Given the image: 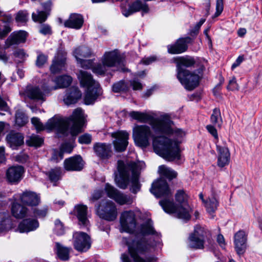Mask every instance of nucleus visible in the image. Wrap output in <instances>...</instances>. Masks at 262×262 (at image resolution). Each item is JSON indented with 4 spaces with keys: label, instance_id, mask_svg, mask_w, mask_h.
<instances>
[{
    "label": "nucleus",
    "instance_id": "obj_1",
    "mask_svg": "<svg viewBox=\"0 0 262 262\" xmlns=\"http://www.w3.org/2000/svg\"><path fill=\"white\" fill-rule=\"evenodd\" d=\"M129 116L139 122H149L156 133L173 138L155 137L153 139V147L155 152L168 161L180 159V144L186 133L181 129L172 128L173 122L168 116L165 115L161 118L155 119L147 113L136 111L131 112Z\"/></svg>",
    "mask_w": 262,
    "mask_h": 262
},
{
    "label": "nucleus",
    "instance_id": "obj_2",
    "mask_svg": "<svg viewBox=\"0 0 262 262\" xmlns=\"http://www.w3.org/2000/svg\"><path fill=\"white\" fill-rule=\"evenodd\" d=\"M139 233L142 235H151L152 241L146 240L145 237L140 239L123 237L122 242L128 247V251L134 262H155V257L147 256L151 249L160 243L161 234L157 232L151 220H147L142 224L139 229Z\"/></svg>",
    "mask_w": 262,
    "mask_h": 262
},
{
    "label": "nucleus",
    "instance_id": "obj_3",
    "mask_svg": "<svg viewBox=\"0 0 262 262\" xmlns=\"http://www.w3.org/2000/svg\"><path fill=\"white\" fill-rule=\"evenodd\" d=\"M150 191L157 198H165L159 202L165 212L169 214L176 213L178 218L183 220H188L190 219L191 208L187 203V195L183 190H179L176 194V200L179 203V206H177L170 199L171 193L165 180L161 178L154 182Z\"/></svg>",
    "mask_w": 262,
    "mask_h": 262
},
{
    "label": "nucleus",
    "instance_id": "obj_4",
    "mask_svg": "<svg viewBox=\"0 0 262 262\" xmlns=\"http://www.w3.org/2000/svg\"><path fill=\"white\" fill-rule=\"evenodd\" d=\"M31 123L38 132L45 129L49 130L55 129L61 135L60 136L66 137L71 134L72 136L75 137L82 132V127L84 123V113L81 108H77L69 118L54 116L47 121L45 126L37 117H33Z\"/></svg>",
    "mask_w": 262,
    "mask_h": 262
},
{
    "label": "nucleus",
    "instance_id": "obj_5",
    "mask_svg": "<svg viewBox=\"0 0 262 262\" xmlns=\"http://www.w3.org/2000/svg\"><path fill=\"white\" fill-rule=\"evenodd\" d=\"M117 164L119 174V176H116L115 178L117 186L121 189H126L129 183L130 173L132 172L129 190L133 193L136 194L140 190L141 187L139 182V175L143 163L133 162L125 163L123 161L119 160Z\"/></svg>",
    "mask_w": 262,
    "mask_h": 262
},
{
    "label": "nucleus",
    "instance_id": "obj_6",
    "mask_svg": "<svg viewBox=\"0 0 262 262\" xmlns=\"http://www.w3.org/2000/svg\"><path fill=\"white\" fill-rule=\"evenodd\" d=\"M101 62L97 63L93 68V72L103 76L110 68H116L117 71H124V59L117 50L106 52L101 59Z\"/></svg>",
    "mask_w": 262,
    "mask_h": 262
},
{
    "label": "nucleus",
    "instance_id": "obj_7",
    "mask_svg": "<svg viewBox=\"0 0 262 262\" xmlns=\"http://www.w3.org/2000/svg\"><path fill=\"white\" fill-rule=\"evenodd\" d=\"M78 78L80 85L87 89L84 99L85 103L88 105L93 103L97 97L102 94L99 83L95 81L93 78L92 74L87 71L80 70Z\"/></svg>",
    "mask_w": 262,
    "mask_h": 262
},
{
    "label": "nucleus",
    "instance_id": "obj_8",
    "mask_svg": "<svg viewBox=\"0 0 262 262\" xmlns=\"http://www.w3.org/2000/svg\"><path fill=\"white\" fill-rule=\"evenodd\" d=\"M210 234L203 228L197 226L191 233L188 239V246L193 249H203L204 248V243L207 239L209 243H211Z\"/></svg>",
    "mask_w": 262,
    "mask_h": 262
},
{
    "label": "nucleus",
    "instance_id": "obj_9",
    "mask_svg": "<svg viewBox=\"0 0 262 262\" xmlns=\"http://www.w3.org/2000/svg\"><path fill=\"white\" fill-rule=\"evenodd\" d=\"M133 136L135 143L141 147H146L149 145V139L154 137L150 128L147 125H137L133 129ZM162 137H164L162 136Z\"/></svg>",
    "mask_w": 262,
    "mask_h": 262
},
{
    "label": "nucleus",
    "instance_id": "obj_10",
    "mask_svg": "<svg viewBox=\"0 0 262 262\" xmlns=\"http://www.w3.org/2000/svg\"><path fill=\"white\" fill-rule=\"evenodd\" d=\"M96 213L100 218L107 221H113L117 216L116 205L109 200H102L96 208Z\"/></svg>",
    "mask_w": 262,
    "mask_h": 262
},
{
    "label": "nucleus",
    "instance_id": "obj_11",
    "mask_svg": "<svg viewBox=\"0 0 262 262\" xmlns=\"http://www.w3.org/2000/svg\"><path fill=\"white\" fill-rule=\"evenodd\" d=\"M120 222L121 232H134L137 226L135 212L132 210L124 211L121 215Z\"/></svg>",
    "mask_w": 262,
    "mask_h": 262
},
{
    "label": "nucleus",
    "instance_id": "obj_12",
    "mask_svg": "<svg viewBox=\"0 0 262 262\" xmlns=\"http://www.w3.org/2000/svg\"><path fill=\"white\" fill-rule=\"evenodd\" d=\"M177 78L184 88L192 91L199 84L200 77L194 72H184L177 73Z\"/></svg>",
    "mask_w": 262,
    "mask_h": 262
},
{
    "label": "nucleus",
    "instance_id": "obj_13",
    "mask_svg": "<svg viewBox=\"0 0 262 262\" xmlns=\"http://www.w3.org/2000/svg\"><path fill=\"white\" fill-rule=\"evenodd\" d=\"M105 190L108 197L114 199L120 205H130L133 203L134 198L133 196L120 192L109 184L105 185Z\"/></svg>",
    "mask_w": 262,
    "mask_h": 262
},
{
    "label": "nucleus",
    "instance_id": "obj_14",
    "mask_svg": "<svg viewBox=\"0 0 262 262\" xmlns=\"http://www.w3.org/2000/svg\"><path fill=\"white\" fill-rule=\"evenodd\" d=\"M73 245L74 248L80 252H85L91 247V242L90 236L83 232H77L73 234Z\"/></svg>",
    "mask_w": 262,
    "mask_h": 262
},
{
    "label": "nucleus",
    "instance_id": "obj_15",
    "mask_svg": "<svg viewBox=\"0 0 262 262\" xmlns=\"http://www.w3.org/2000/svg\"><path fill=\"white\" fill-rule=\"evenodd\" d=\"M50 86H43V91L37 86L28 85L26 87L23 95L25 98H28L34 101H45L46 100L45 93L50 92L47 89Z\"/></svg>",
    "mask_w": 262,
    "mask_h": 262
},
{
    "label": "nucleus",
    "instance_id": "obj_16",
    "mask_svg": "<svg viewBox=\"0 0 262 262\" xmlns=\"http://www.w3.org/2000/svg\"><path fill=\"white\" fill-rule=\"evenodd\" d=\"M112 137L115 139L113 144L115 150L118 152L125 150L128 145L129 134L124 130H119L112 133Z\"/></svg>",
    "mask_w": 262,
    "mask_h": 262
},
{
    "label": "nucleus",
    "instance_id": "obj_17",
    "mask_svg": "<svg viewBox=\"0 0 262 262\" xmlns=\"http://www.w3.org/2000/svg\"><path fill=\"white\" fill-rule=\"evenodd\" d=\"M190 37H182L178 39L176 41L167 46V52L171 54H179L185 52L188 49V43L191 41Z\"/></svg>",
    "mask_w": 262,
    "mask_h": 262
},
{
    "label": "nucleus",
    "instance_id": "obj_18",
    "mask_svg": "<svg viewBox=\"0 0 262 262\" xmlns=\"http://www.w3.org/2000/svg\"><path fill=\"white\" fill-rule=\"evenodd\" d=\"M67 53L62 49H59L50 66L52 73L56 74L64 69L66 61Z\"/></svg>",
    "mask_w": 262,
    "mask_h": 262
},
{
    "label": "nucleus",
    "instance_id": "obj_19",
    "mask_svg": "<svg viewBox=\"0 0 262 262\" xmlns=\"http://www.w3.org/2000/svg\"><path fill=\"white\" fill-rule=\"evenodd\" d=\"M142 11V15L144 13H147L149 11L148 5L140 0H136L129 4L128 8H122V13L125 17L133 14L134 13Z\"/></svg>",
    "mask_w": 262,
    "mask_h": 262
},
{
    "label": "nucleus",
    "instance_id": "obj_20",
    "mask_svg": "<svg viewBox=\"0 0 262 262\" xmlns=\"http://www.w3.org/2000/svg\"><path fill=\"white\" fill-rule=\"evenodd\" d=\"M7 145L12 149H17L24 143V136L20 133L10 131L6 137Z\"/></svg>",
    "mask_w": 262,
    "mask_h": 262
},
{
    "label": "nucleus",
    "instance_id": "obj_21",
    "mask_svg": "<svg viewBox=\"0 0 262 262\" xmlns=\"http://www.w3.org/2000/svg\"><path fill=\"white\" fill-rule=\"evenodd\" d=\"M93 149L96 155L102 160L109 159L113 155L112 146L109 143H96Z\"/></svg>",
    "mask_w": 262,
    "mask_h": 262
},
{
    "label": "nucleus",
    "instance_id": "obj_22",
    "mask_svg": "<svg viewBox=\"0 0 262 262\" xmlns=\"http://www.w3.org/2000/svg\"><path fill=\"white\" fill-rule=\"evenodd\" d=\"M24 172V168L22 166H12L7 171V179L11 183H18L21 180Z\"/></svg>",
    "mask_w": 262,
    "mask_h": 262
},
{
    "label": "nucleus",
    "instance_id": "obj_23",
    "mask_svg": "<svg viewBox=\"0 0 262 262\" xmlns=\"http://www.w3.org/2000/svg\"><path fill=\"white\" fill-rule=\"evenodd\" d=\"M247 235L245 231L239 230L234 235L235 250L238 255L243 254L247 248Z\"/></svg>",
    "mask_w": 262,
    "mask_h": 262
},
{
    "label": "nucleus",
    "instance_id": "obj_24",
    "mask_svg": "<svg viewBox=\"0 0 262 262\" xmlns=\"http://www.w3.org/2000/svg\"><path fill=\"white\" fill-rule=\"evenodd\" d=\"M84 166V162L80 156L66 159L64 161V167L68 171H80Z\"/></svg>",
    "mask_w": 262,
    "mask_h": 262
},
{
    "label": "nucleus",
    "instance_id": "obj_25",
    "mask_svg": "<svg viewBox=\"0 0 262 262\" xmlns=\"http://www.w3.org/2000/svg\"><path fill=\"white\" fill-rule=\"evenodd\" d=\"M217 151V165L220 167H224L229 164L230 153L228 147L216 145Z\"/></svg>",
    "mask_w": 262,
    "mask_h": 262
},
{
    "label": "nucleus",
    "instance_id": "obj_26",
    "mask_svg": "<svg viewBox=\"0 0 262 262\" xmlns=\"http://www.w3.org/2000/svg\"><path fill=\"white\" fill-rule=\"evenodd\" d=\"M27 33L25 31L14 32L10 34L5 41V48H8L12 45H18L25 42Z\"/></svg>",
    "mask_w": 262,
    "mask_h": 262
},
{
    "label": "nucleus",
    "instance_id": "obj_27",
    "mask_svg": "<svg viewBox=\"0 0 262 262\" xmlns=\"http://www.w3.org/2000/svg\"><path fill=\"white\" fill-rule=\"evenodd\" d=\"M75 214L78 220V224L82 227H87L89 225L88 219V207L83 204H79L75 207Z\"/></svg>",
    "mask_w": 262,
    "mask_h": 262
},
{
    "label": "nucleus",
    "instance_id": "obj_28",
    "mask_svg": "<svg viewBox=\"0 0 262 262\" xmlns=\"http://www.w3.org/2000/svg\"><path fill=\"white\" fill-rule=\"evenodd\" d=\"M21 202L25 205L30 206H37L40 201V196L35 192L26 191L20 195Z\"/></svg>",
    "mask_w": 262,
    "mask_h": 262
},
{
    "label": "nucleus",
    "instance_id": "obj_29",
    "mask_svg": "<svg viewBox=\"0 0 262 262\" xmlns=\"http://www.w3.org/2000/svg\"><path fill=\"white\" fill-rule=\"evenodd\" d=\"M177 73L190 72L185 68L193 66L195 63L194 58L190 56L181 57L176 59Z\"/></svg>",
    "mask_w": 262,
    "mask_h": 262
},
{
    "label": "nucleus",
    "instance_id": "obj_30",
    "mask_svg": "<svg viewBox=\"0 0 262 262\" xmlns=\"http://www.w3.org/2000/svg\"><path fill=\"white\" fill-rule=\"evenodd\" d=\"M81 97V93L78 88L72 87L67 90L63 101L66 104L70 105L76 103Z\"/></svg>",
    "mask_w": 262,
    "mask_h": 262
},
{
    "label": "nucleus",
    "instance_id": "obj_31",
    "mask_svg": "<svg viewBox=\"0 0 262 262\" xmlns=\"http://www.w3.org/2000/svg\"><path fill=\"white\" fill-rule=\"evenodd\" d=\"M83 24V18L82 16L78 14H72L69 18L64 22L66 27L79 29Z\"/></svg>",
    "mask_w": 262,
    "mask_h": 262
},
{
    "label": "nucleus",
    "instance_id": "obj_32",
    "mask_svg": "<svg viewBox=\"0 0 262 262\" xmlns=\"http://www.w3.org/2000/svg\"><path fill=\"white\" fill-rule=\"evenodd\" d=\"M38 226L39 223L37 220L35 219H25L19 224L18 229L21 233L29 232L35 230Z\"/></svg>",
    "mask_w": 262,
    "mask_h": 262
},
{
    "label": "nucleus",
    "instance_id": "obj_33",
    "mask_svg": "<svg viewBox=\"0 0 262 262\" xmlns=\"http://www.w3.org/2000/svg\"><path fill=\"white\" fill-rule=\"evenodd\" d=\"M72 81V78L70 76L63 75L57 77L54 80H52L56 84L55 86H50L47 90L52 91L59 88H63L68 87L70 85Z\"/></svg>",
    "mask_w": 262,
    "mask_h": 262
},
{
    "label": "nucleus",
    "instance_id": "obj_34",
    "mask_svg": "<svg viewBox=\"0 0 262 262\" xmlns=\"http://www.w3.org/2000/svg\"><path fill=\"white\" fill-rule=\"evenodd\" d=\"M11 211L12 215L17 219H23L25 217L28 213L27 207L18 204L13 203L12 205Z\"/></svg>",
    "mask_w": 262,
    "mask_h": 262
},
{
    "label": "nucleus",
    "instance_id": "obj_35",
    "mask_svg": "<svg viewBox=\"0 0 262 262\" xmlns=\"http://www.w3.org/2000/svg\"><path fill=\"white\" fill-rule=\"evenodd\" d=\"M55 246L56 253L59 258L64 261L68 260L72 248L64 247L59 243H56Z\"/></svg>",
    "mask_w": 262,
    "mask_h": 262
},
{
    "label": "nucleus",
    "instance_id": "obj_36",
    "mask_svg": "<svg viewBox=\"0 0 262 262\" xmlns=\"http://www.w3.org/2000/svg\"><path fill=\"white\" fill-rule=\"evenodd\" d=\"M92 53L91 49L85 46H81L76 48L73 52V55L76 60L82 59L81 58H88L92 56Z\"/></svg>",
    "mask_w": 262,
    "mask_h": 262
},
{
    "label": "nucleus",
    "instance_id": "obj_37",
    "mask_svg": "<svg viewBox=\"0 0 262 262\" xmlns=\"http://www.w3.org/2000/svg\"><path fill=\"white\" fill-rule=\"evenodd\" d=\"M159 171L161 175L164 176L169 180L176 178L178 174L176 171L165 165L160 166L159 167Z\"/></svg>",
    "mask_w": 262,
    "mask_h": 262
},
{
    "label": "nucleus",
    "instance_id": "obj_38",
    "mask_svg": "<svg viewBox=\"0 0 262 262\" xmlns=\"http://www.w3.org/2000/svg\"><path fill=\"white\" fill-rule=\"evenodd\" d=\"M61 172V168L56 167L51 169L49 172H47L46 174L51 182L56 183L60 179Z\"/></svg>",
    "mask_w": 262,
    "mask_h": 262
},
{
    "label": "nucleus",
    "instance_id": "obj_39",
    "mask_svg": "<svg viewBox=\"0 0 262 262\" xmlns=\"http://www.w3.org/2000/svg\"><path fill=\"white\" fill-rule=\"evenodd\" d=\"M206 210L208 213L211 214L215 212L218 206V201L214 195L205 202Z\"/></svg>",
    "mask_w": 262,
    "mask_h": 262
},
{
    "label": "nucleus",
    "instance_id": "obj_40",
    "mask_svg": "<svg viewBox=\"0 0 262 262\" xmlns=\"http://www.w3.org/2000/svg\"><path fill=\"white\" fill-rule=\"evenodd\" d=\"M48 15L49 13L46 11L37 10L36 13H32V18L34 21L41 24L46 20Z\"/></svg>",
    "mask_w": 262,
    "mask_h": 262
},
{
    "label": "nucleus",
    "instance_id": "obj_41",
    "mask_svg": "<svg viewBox=\"0 0 262 262\" xmlns=\"http://www.w3.org/2000/svg\"><path fill=\"white\" fill-rule=\"evenodd\" d=\"M112 89L114 93L125 92L128 90V87L124 81L120 80L113 84Z\"/></svg>",
    "mask_w": 262,
    "mask_h": 262
},
{
    "label": "nucleus",
    "instance_id": "obj_42",
    "mask_svg": "<svg viewBox=\"0 0 262 262\" xmlns=\"http://www.w3.org/2000/svg\"><path fill=\"white\" fill-rule=\"evenodd\" d=\"M43 142V139L37 135H32L26 140V143L28 146L35 147H40Z\"/></svg>",
    "mask_w": 262,
    "mask_h": 262
},
{
    "label": "nucleus",
    "instance_id": "obj_43",
    "mask_svg": "<svg viewBox=\"0 0 262 262\" xmlns=\"http://www.w3.org/2000/svg\"><path fill=\"white\" fill-rule=\"evenodd\" d=\"M210 120L213 125H217L219 127L221 126L222 120L221 116V112L219 108H215L213 110V113L210 117Z\"/></svg>",
    "mask_w": 262,
    "mask_h": 262
},
{
    "label": "nucleus",
    "instance_id": "obj_44",
    "mask_svg": "<svg viewBox=\"0 0 262 262\" xmlns=\"http://www.w3.org/2000/svg\"><path fill=\"white\" fill-rule=\"evenodd\" d=\"M28 122V118L25 114L20 111H17L15 114V123L19 126H23Z\"/></svg>",
    "mask_w": 262,
    "mask_h": 262
},
{
    "label": "nucleus",
    "instance_id": "obj_45",
    "mask_svg": "<svg viewBox=\"0 0 262 262\" xmlns=\"http://www.w3.org/2000/svg\"><path fill=\"white\" fill-rule=\"evenodd\" d=\"M33 216L37 218L45 217L48 211V207L46 206L41 207L40 208H34L32 209Z\"/></svg>",
    "mask_w": 262,
    "mask_h": 262
},
{
    "label": "nucleus",
    "instance_id": "obj_46",
    "mask_svg": "<svg viewBox=\"0 0 262 262\" xmlns=\"http://www.w3.org/2000/svg\"><path fill=\"white\" fill-rule=\"evenodd\" d=\"M95 59H80L77 60V63L80 64V66L85 69H92L93 71V68L94 67L96 66L94 64Z\"/></svg>",
    "mask_w": 262,
    "mask_h": 262
},
{
    "label": "nucleus",
    "instance_id": "obj_47",
    "mask_svg": "<svg viewBox=\"0 0 262 262\" xmlns=\"http://www.w3.org/2000/svg\"><path fill=\"white\" fill-rule=\"evenodd\" d=\"M29 13L26 10H20L18 12L15 17V20L17 22L25 23L28 19Z\"/></svg>",
    "mask_w": 262,
    "mask_h": 262
},
{
    "label": "nucleus",
    "instance_id": "obj_48",
    "mask_svg": "<svg viewBox=\"0 0 262 262\" xmlns=\"http://www.w3.org/2000/svg\"><path fill=\"white\" fill-rule=\"evenodd\" d=\"M54 231L58 235H61L64 233L63 225L59 219H57L55 221Z\"/></svg>",
    "mask_w": 262,
    "mask_h": 262
},
{
    "label": "nucleus",
    "instance_id": "obj_49",
    "mask_svg": "<svg viewBox=\"0 0 262 262\" xmlns=\"http://www.w3.org/2000/svg\"><path fill=\"white\" fill-rule=\"evenodd\" d=\"M48 56L42 53H39L37 57L36 64L38 67H42L47 61Z\"/></svg>",
    "mask_w": 262,
    "mask_h": 262
},
{
    "label": "nucleus",
    "instance_id": "obj_50",
    "mask_svg": "<svg viewBox=\"0 0 262 262\" xmlns=\"http://www.w3.org/2000/svg\"><path fill=\"white\" fill-rule=\"evenodd\" d=\"M91 141L92 136L89 134H84L78 138V142L81 144H89Z\"/></svg>",
    "mask_w": 262,
    "mask_h": 262
},
{
    "label": "nucleus",
    "instance_id": "obj_51",
    "mask_svg": "<svg viewBox=\"0 0 262 262\" xmlns=\"http://www.w3.org/2000/svg\"><path fill=\"white\" fill-rule=\"evenodd\" d=\"M13 54L15 58H18V59L16 61L18 62H21L24 60L26 55V54L23 49L17 50L14 52Z\"/></svg>",
    "mask_w": 262,
    "mask_h": 262
},
{
    "label": "nucleus",
    "instance_id": "obj_52",
    "mask_svg": "<svg viewBox=\"0 0 262 262\" xmlns=\"http://www.w3.org/2000/svg\"><path fill=\"white\" fill-rule=\"evenodd\" d=\"M39 32L43 35H48L52 34V29L50 25L48 24H42L40 26Z\"/></svg>",
    "mask_w": 262,
    "mask_h": 262
},
{
    "label": "nucleus",
    "instance_id": "obj_53",
    "mask_svg": "<svg viewBox=\"0 0 262 262\" xmlns=\"http://www.w3.org/2000/svg\"><path fill=\"white\" fill-rule=\"evenodd\" d=\"M224 8L223 0H216L215 16H219L222 12Z\"/></svg>",
    "mask_w": 262,
    "mask_h": 262
},
{
    "label": "nucleus",
    "instance_id": "obj_54",
    "mask_svg": "<svg viewBox=\"0 0 262 262\" xmlns=\"http://www.w3.org/2000/svg\"><path fill=\"white\" fill-rule=\"evenodd\" d=\"M227 89L229 91L238 90V85L236 83V78L234 77L229 80Z\"/></svg>",
    "mask_w": 262,
    "mask_h": 262
},
{
    "label": "nucleus",
    "instance_id": "obj_55",
    "mask_svg": "<svg viewBox=\"0 0 262 262\" xmlns=\"http://www.w3.org/2000/svg\"><path fill=\"white\" fill-rule=\"evenodd\" d=\"M11 30L12 28L8 24L4 25L3 29L0 31V38H4L6 37Z\"/></svg>",
    "mask_w": 262,
    "mask_h": 262
},
{
    "label": "nucleus",
    "instance_id": "obj_56",
    "mask_svg": "<svg viewBox=\"0 0 262 262\" xmlns=\"http://www.w3.org/2000/svg\"><path fill=\"white\" fill-rule=\"evenodd\" d=\"M130 84L134 90H141L142 89V85L138 79H134L131 80Z\"/></svg>",
    "mask_w": 262,
    "mask_h": 262
},
{
    "label": "nucleus",
    "instance_id": "obj_57",
    "mask_svg": "<svg viewBox=\"0 0 262 262\" xmlns=\"http://www.w3.org/2000/svg\"><path fill=\"white\" fill-rule=\"evenodd\" d=\"M15 159L18 162L25 163L28 161L29 156L24 152H21L16 156Z\"/></svg>",
    "mask_w": 262,
    "mask_h": 262
},
{
    "label": "nucleus",
    "instance_id": "obj_58",
    "mask_svg": "<svg viewBox=\"0 0 262 262\" xmlns=\"http://www.w3.org/2000/svg\"><path fill=\"white\" fill-rule=\"evenodd\" d=\"M206 128L216 140H218L217 130L213 126L211 125H208L206 126Z\"/></svg>",
    "mask_w": 262,
    "mask_h": 262
},
{
    "label": "nucleus",
    "instance_id": "obj_59",
    "mask_svg": "<svg viewBox=\"0 0 262 262\" xmlns=\"http://www.w3.org/2000/svg\"><path fill=\"white\" fill-rule=\"evenodd\" d=\"M156 56H150L148 57H145L142 59L141 62L145 65H148L156 60Z\"/></svg>",
    "mask_w": 262,
    "mask_h": 262
},
{
    "label": "nucleus",
    "instance_id": "obj_60",
    "mask_svg": "<svg viewBox=\"0 0 262 262\" xmlns=\"http://www.w3.org/2000/svg\"><path fill=\"white\" fill-rule=\"evenodd\" d=\"M6 158L5 157V148L3 146L0 147V164L5 163Z\"/></svg>",
    "mask_w": 262,
    "mask_h": 262
},
{
    "label": "nucleus",
    "instance_id": "obj_61",
    "mask_svg": "<svg viewBox=\"0 0 262 262\" xmlns=\"http://www.w3.org/2000/svg\"><path fill=\"white\" fill-rule=\"evenodd\" d=\"M217 242L220 245V246L222 248H225V239L223 235L222 234H219L217 237Z\"/></svg>",
    "mask_w": 262,
    "mask_h": 262
},
{
    "label": "nucleus",
    "instance_id": "obj_62",
    "mask_svg": "<svg viewBox=\"0 0 262 262\" xmlns=\"http://www.w3.org/2000/svg\"><path fill=\"white\" fill-rule=\"evenodd\" d=\"M9 221L4 220L0 222V232H4L8 229L9 227H8L6 224V222H9Z\"/></svg>",
    "mask_w": 262,
    "mask_h": 262
},
{
    "label": "nucleus",
    "instance_id": "obj_63",
    "mask_svg": "<svg viewBox=\"0 0 262 262\" xmlns=\"http://www.w3.org/2000/svg\"><path fill=\"white\" fill-rule=\"evenodd\" d=\"M102 196V192L101 191H96L93 194L92 200L93 201L98 200Z\"/></svg>",
    "mask_w": 262,
    "mask_h": 262
},
{
    "label": "nucleus",
    "instance_id": "obj_64",
    "mask_svg": "<svg viewBox=\"0 0 262 262\" xmlns=\"http://www.w3.org/2000/svg\"><path fill=\"white\" fill-rule=\"evenodd\" d=\"M13 18L11 15H4V19L2 20V21L6 24H8L12 21Z\"/></svg>",
    "mask_w": 262,
    "mask_h": 262
}]
</instances>
